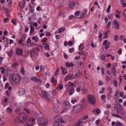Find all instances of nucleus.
Returning a JSON list of instances; mask_svg holds the SVG:
<instances>
[{"label": "nucleus", "instance_id": "c9c22d12", "mask_svg": "<svg viewBox=\"0 0 126 126\" xmlns=\"http://www.w3.org/2000/svg\"><path fill=\"white\" fill-rule=\"evenodd\" d=\"M26 39V35L25 34H23L22 35L21 39L23 41H25V39Z\"/></svg>", "mask_w": 126, "mask_h": 126}, {"label": "nucleus", "instance_id": "a878e982", "mask_svg": "<svg viewBox=\"0 0 126 126\" xmlns=\"http://www.w3.org/2000/svg\"><path fill=\"white\" fill-rule=\"evenodd\" d=\"M79 87L81 89H82L83 87H84V83L83 82H81L79 84Z\"/></svg>", "mask_w": 126, "mask_h": 126}, {"label": "nucleus", "instance_id": "f8f14e48", "mask_svg": "<svg viewBox=\"0 0 126 126\" xmlns=\"http://www.w3.org/2000/svg\"><path fill=\"white\" fill-rule=\"evenodd\" d=\"M113 24L114 26H115L116 29H120V24H119V22H118L117 20H115L113 21Z\"/></svg>", "mask_w": 126, "mask_h": 126}, {"label": "nucleus", "instance_id": "6ab92c4d", "mask_svg": "<svg viewBox=\"0 0 126 126\" xmlns=\"http://www.w3.org/2000/svg\"><path fill=\"white\" fill-rule=\"evenodd\" d=\"M61 68L62 69V73L64 75H65V74H66V73H67V71H66V68H63V66H61Z\"/></svg>", "mask_w": 126, "mask_h": 126}, {"label": "nucleus", "instance_id": "a18cd8bd", "mask_svg": "<svg viewBox=\"0 0 126 126\" xmlns=\"http://www.w3.org/2000/svg\"><path fill=\"white\" fill-rule=\"evenodd\" d=\"M112 116H113V117H115L116 118H118L119 119H122V117L120 116L119 115H116V114H112Z\"/></svg>", "mask_w": 126, "mask_h": 126}, {"label": "nucleus", "instance_id": "f3484780", "mask_svg": "<svg viewBox=\"0 0 126 126\" xmlns=\"http://www.w3.org/2000/svg\"><path fill=\"white\" fill-rule=\"evenodd\" d=\"M31 80H32V81H33V82H39V81H40L39 78L36 76L32 78Z\"/></svg>", "mask_w": 126, "mask_h": 126}, {"label": "nucleus", "instance_id": "a211bd4d", "mask_svg": "<svg viewBox=\"0 0 126 126\" xmlns=\"http://www.w3.org/2000/svg\"><path fill=\"white\" fill-rule=\"evenodd\" d=\"M65 66L66 67H72L73 66V63H68V62H66L65 63Z\"/></svg>", "mask_w": 126, "mask_h": 126}, {"label": "nucleus", "instance_id": "7c9ffc66", "mask_svg": "<svg viewBox=\"0 0 126 126\" xmlns=\"http://www.w3.org/2000/svg\"><path fill=\"white\" fill-rule=\"evenodd\" d=\"M44 49H45V50H48V51H50V47L49 46V44H45L44 45Z\"/></svg>", "mask_w": 126, "mask_h": 126}, {"label": "nucleus", "instance_id": "9b49d317", "mask_svg": "<svg viewBox=\"0 0 126 126\" xmlns=\"http://www.w3.org/2000/svg\"><path fill=\"white\" fill-rule=\"evenodd\" d=\"M19 94L20 96H23V95H24V94H25V89L23 88L20 89L19 90Z\"/></svg>", "mask_w": 126, "mask_h": 126}, {"label": "nucleus", "instance_id": "f03ea898", "mask_svg": "<svg viewBox=\"0 0 126 126\" xmlns=\"http://www.w3.org/2000/svg\"><path fill=\"white\" fill-rule=\"evenodd\" d=\"M18 120L20 123H24L27 121V115L25 113H21L18 116Z\"/></svg>", "mask_w": 126, "mask_h": 126}, {"label": "nucleus", "instance_id": "20e7f679", "mask_svg": "<svg viewBox=\"0 0 126 126\" xmlns=\"http://www.w3.org/2000/svg\"><path fill=\"white\" fill-rule=\"evenodd\" d=\"M88 100L90 104H92V105H95V98H94V96L93 95H88Z\"/></svg>", "mask_w": 126, "mask_h": 126}, {"label": "nucleus", "instance_id": "1a4fd4ad", "mask_svg": "<svg viewBox=\"0 0 126 126\" xmlns=\"http://www.w3.org/2000/svg\"><path fill=\"white\" fill-rule=\"evenodd\" d=\"M64 106L66 110H69L70 108H71V106H70V103L68 102L67 101H64Z\"/></svg>", "mask_w": 126, "mask_h": 126}, {"label": "nucleus", "instance_id": "69168bd1", "mask_svg": "<svg viewBox=\"0 0 126 126\" xmlns=\"http://www.w3.org/2000/svg\"><path fill=\"white\" fill-rule=\"evenodd\" d=\"M107 43H108V41L107 40H104L103 43V46H106V45H107Z\"/></svg>", "mask_w": 126, "mask_h": 126}, {"label": "nucleus", "instance_id": "7ed1b4c3", "mask_svg": "<svg viewBox=\"0 0 126 126\" xmlns=\"http://www.w3.org/2000/svg\"><path fill=\"white\" fill-rule=\"evenodd\" d=\"M12 79L14 82L18 83L21 80V76L19 74H15L12 76Z\"/></svg>", "mask_w": 126, "mask_h": 126}, {"label": "nucleus", "instance_id": "aec40b11", "mask_svg": "<svg viewBox=\"0 0 126 126\" xmlns=\"http://www.w3.org/2000/svg\"><path fill=\"white\" fill-rule=\"evenodd\" d=\"M32 40H33V41H34L35 43H37L38 41H39V37L37 36H34L32 37Z\"/></svg>", "mask_w": 126, "mask_h": 126}, {"label": "nucleus", "instance_id": "9d476101", "mask_svg": "<svg viewBox=\"0 0 126 126\" xmlns=\"http://www.w3.org/2000/svg\"><path fill=\"white\" fill-rule=\"evenodd\" d=\"M23 54V50L20 48L17 49L16 51V54L18 56H21Z\"/></svg>", "mask_w": 126, "mask_h": 126}, {"label": "nucleus", "instance_id": "c756f323", "mask_svg": "<svg viewBox=\"0 0 126 126\" xmlns=\"http://www.w3.org/2000/svg\"><path fill=\"white\" fill-rule=\"evenodd\" d=\"M84 49V46L82 44H80L79 47V50L80 51H82Z\"/></svg>", "mask_w": 126, "mask_h": 126}, {"label": "nucleus", "instance_id": "3c124183", "mask_svg": "<svg viewBox=\"0 0 126 126\" xmlns=\"http://www.w3.org/2000/svg\"><path fill=\"white\" fill-rule=\"evenodd\" d=\"M104 37L103 38L104 39H107V37H108V33L107 32H105L104 33Z\"/></svg>", "mask_w": 126, "mask_h": 126}, {"label": "nucleus", "instance_id": "052dcab7", "mask_svg": "<svg viewBox=\"0 0 126 126\" xmlns=\"http://www.w3.org/2000/svg\"><path fill=\"white\" fill-rule=\"evenodd\" d=\"M111 5H108V7L107 9V12H108V13H109V12L110 11V9H111Z\"/></svg>", "mask_w": 126, "mask_h": 126}, {"label": "nucleus", "instance_id": "8fccbe9b", "mask_svg": "<svg viewBox=\"0 0 126 126\" xmlns=\"http://www.w3.org/2000/svg\"><path fill=\"white\" fill-rule=\"evenodd\" d=\"M119 93H120V92H119V90H116L115 94V97H118Z\"/></svg>", "mask_w": 126, "mask_h": 126}, {"label": "nucleus", "instance_id": "49530a36", "mask_svg": "<svg viewBox=\"0 0 126 126\" xmlns=\"http://www.w3.org/2000/svg\"><path fill=\"white\" fill-rule=\"evenodd\" d=\"M58 89L59 88L60 89V90H62V89H63V84H61L60 85H59L57 88Z\"/></svg>", "mask_w": 126, "mask_h": 126}, {"label": "nucleus", "instance_id": "a19ab883", "mask_svg": "<svg viewBox=\"0 0 126 126\" xmlns=\"http://www.w3.org/2000/svg\"><path fill=\"white\" fill-rule=\"evenodd\" d=\"M6 111H7V113H11V112H12V109H11L10 107H7Z\"/></svg>", "mask_w": 126, "mask_h": 126}, {"label": "nucleus", "instance_id": "de8ad7c7", "mask_svg": "<svg viewBox=\"0 0 126 126\" xmlns=\"http://www.w3.org/2000/svg\"><path fill=\"white\" fill-rule=\"evenodd\" d=\"M100 59L101 61H103V62H104L105 60H106V57L104 55H101L100 56Z\"/></svg>", "mask_w": 126, "mask_h": 126}, {"label": "nucleus", "instance_id": "0e129e2a", "mask_svg": "<svg viewBox=\"0 0 126 126\" xmlns=\"http://www.w3.org/2000/svg\"><path fill=\"white\" fill-rule=\"evenodd\" d=\"M68 45L70 46L71 47V46H72V41H69L68 43Z\"/></svg>", "mask_w": 126, "mask_h": 126}, {"label": "nucleus", "instance_id": "393cba45", "mask_svg": "<svg viewBox=\"0 0 126 126\" xmlns=\"http://www.w3.org/2000/svg\"><path fill=\"white\" fill-rule=\"evenodd\" d=\"M75 15H77L78 17H76V18H80L79 17H80L81 16L80 15V11H77L75 12Z\"/></svg>", "mask_w": 126, "mask_h": 126}, {"label": "nucleus", "instance_id": "680f3d73", "mask_svg": "<svg viewBox=\"0 0 126 126\" xmlns=\"http://www.w3.org/2000/svg\"><path fill=\"white\" fill-rule=\"evenodd\" d=\"M55 37H56V39L57 40H60V38H61V35H56L55 36Z\"/></svg>", "mask_w": 126, "mask_h": 126}, {"label": "nucleus", "instance_id": "e433bc0d", "mask_svg": "<svg viewBox=\"0 0 126 126\" xmlns=\"http://www.w3.org/2000/svg\"><path fill=\"white\" fill-rule=\"evenodd\" d=\"M34 30H35V28H34L33 26H31L30 33L32 34V33L34 32Z\"/></svg>", "mask_w": 126, "mask_h": 126}, {"label": "nucleus", "instance_id": "5701e85b", "mask_svg": "<svg viewBox=\"0 0 126 126\" xmlns=\"http://www.w3.org/2000/svg\"><path fill=\"white\" fill-rule=\"evenodd\" d=\"M29 7L30 11H31V12H32V13H33L34 8L33 7V6H32V5H31V4H29Z\"/></svg>", "mask_w": 126, "mask_h": 126}, {"label": "nucleus", "instance_id": "412c9836", "mask_svg": "<svg viewBox=\"0 0 126 126\" xmlns=\"http://www.w3.org/2000/svg\"><path fill=\"white\" fill-rule=\"evenodd\" d=\"M80 75H81V72L79 71L76 73L75 77L73 78H78Z\"/></svg>", "mask_w": 126, "mask_h": 126}, {"label": "nucleus", "instance_id": "e2e57ef3", "mask_svg": "<svg viewBox=\"0 0 126 126\" xmlns=\"http://www.w3.org/2000/svg\"><path fill=\"white\" fill-rule=\"evenodd\" d=\"M115 17H116V18H120L121 15H120V14H115Z\"/></svg>", "mask_w": 126, "mask_h": 126}, {"label": "nucleus", "instance_id": "864d4df0", "mask_svg": "<svg viewBox=\"0 0 126 126\" xmlns=\"http://www.w3.org/2000/svg\"><path fill=\"white\" fill-rule=\"evenodd\" d=\"M52 34L49 32H46L45 33V36L47 37H50Z\"/></svg>", "mask_w": 126, "mask_h": 126}, {"label": "nucleus", "instance_id": "c85d7f7f", "mask_svg": "<svg viewBox=\"0 0 126 126\" xmlns=\"http://www.w3.org/2000/svg\"><path fill=\"white\" fill-rule=\"evenodd\" d=\"M74 93V89H71L70 91L69 92L68 94L70 95H72Z\"/></svg>", "mask_w": 126, "mask_h": 126}, {"label": "nucleus", "instance_id": "79ce46f5", "mask_svg": "<svg viewBox=\"0 0 126 126\" xmlns=\"http://www.w3.org/2000/svg\"><path fill=\"white\" fill-rule=\"evenodd\" d=\"M17 65H18V63H15L12 65V67H13V68H15Z\"/></svg>", "mask_w": 126, "mask_h": 126}, {"label": "nucleus", "instance_id": "37998d69", "mask_svg": "<svg viewBox=\"0 0 126 126\" xmlns=\"http://www.w3.org/2000/svg\"><path fill=\"white\" fill-rule=\"evenodd\" d=\"M88 118H89L88 115H85L83 117L82 120L84 121L85 120H87Z\"/></svg>", "mask_w": 126, "mask_h": 126}, {"label": "nucleus", "instance_id": "72a5a7b5", "mask_svg": "<svg viewBox=\"0 0 126 126\" xmlns=\"http://www.w3.org/2000/svg\"><path fill=\"white\" fill-rule=\"evenodd\" d=\"M71 102L72 104H75V103H76V98H75L74 97L72 98L71 100Z\"/></svg>", "mask_w": 126, "mask_h": 126}, {"label": "nucleus", "instance_id": "58836bf2", "mask_svg": "<svg viewBox=\"0 0 126 126\" xmlns=\"http://www.w3.org/2000/svg\"><path fill=\"white\" fill-rule=\"evenodd\" d=\"M113 85L114 86H115V87H118V81L114 80L113 81Z\"/></svg>", "mask_w": 126, "mask_h": 126}, {"label": "nucleus", "instance_id": "4c0bfd02", "mask_svg": "<svg viewBox=\"0 0 126 126\" xmlns=\"http://www.w3.org/2000/svg\"><path fill=\"white\" fill-rule=\"evenodd\" d=\"M119 110L117 108H114V110H113V112L114 114H119Z\"/></svg>", "mask_w": 126, "mask_h": 126}, {"label": "nucleus", "instance_id": "ddd939ff", "mask_svg": "<svg viewBox=\"0 0 126 126\" xmlns=\"http://www.w3.org/2000/svg\"><path fill=\"white\" fill-rule=\"evenodd\" d=\"M53 111L54 113H59L60 112V106L58 105L54 106Z\"/></svg>", "mask_w": 126, "mask_h": 126}, {"label": "nucleus", "instance_id": "4be33fe9", "mask_svg": "<svg viewBox=\"0 0 126 126\" xmlns=\"http://www.w3.org/2000/svg\"><path fill=\"white\" fill-rule=\"evenodd\" d=\"M83 120L82 119H80L78 122L77 123L76 125V126H81V124H82L83 123Z\"/></svg>", "mask_w": 126, "mask_h": 126}, {"label": "nucleus", "instance_id": "603ef678", "mask_svg": "<svg viewBox=\"0 0 126 126\" xmlns=\"http://www.w3.org/2000/svg\"><path fill=\"white\" fill-rule=\"evenodd\" d=\"M69 53H72L73 52H74V48H72L69 49Z\"/></svg>", "mask_w": 126, "mask_h": 126}, {"label": "nucleus", "instance_id": "dca6fc26", "mask_svg": "<svg viewBox=\"0 0 126 126\" xmlns=\"http://www.w3.org/2000/svg\"><path fill=\"white\" fill-rule=\"evenodd\" d=\"M78 54L79 56H82V55H84V57H87L88 56V53L86 51H82L80 52H79Z\"/></svg>", "mask_w": 126, "mask_h": 126}, {"label": "nucleus", "instance_id": "2f4dec72", "mask_svg": "<svg viewBox=\"0 0 126 126\" xmlns=\"http://www.w3.org/2000/svg\"><path fill=\"white\" fill-rule=\"evenodd\" d=\"M7 54H8V55L9 56V57H12V55H13V50H11V51L8 52Z\"/></svg>", "mask_w": 126, "mask_h": 126}, {"label": "nucleus", "instance_id": "2eb2a0df", "mask_svg": "<svg viewBox=\"0 0 126 126\" xmlns=\"http://www.w3.org/2000/svg\"><path fill=\"white\" fill-rule=\"evenodd\" d=\"M73 75L72 74H69L67 75L65 78V81H67V80H70V79H72L73 78Z\"/></svg>", "mask_w": 126, "mask_h": 126}, {"label": "nucleus", "instance_id": "09e8293b", "mask_svg": "<svg viewBox=\"0 0 126 126\" xmlns=\"http://www.w3.org/2000/svg\"><path fill=\"white\" fill-rule=\"evenodd\" d=\"M11 23H12V24H13V25H16V20H11Z\"/></svg>", "mask_w": 126, "mask_h": 126}, {"label": "nucleus", "instance_id": "b1692460", "mask_svg": "<svg viewBox=\"0 0 126 126\" xmlns=\"http://www.w3.org/2000/svg\"><path fill=\"white\" fill-rule=\"evenodd\" d=\"M87 12V10H85V12H84L82 14H81V16L79 17V18H84L85 15H86V13Z\"/></svg>", "mask_w": 126, "mask_h": 126}, {"label": "nucleus", "instance_id": "f704fd0d", "mask_svg": "<svg viewBox=\"0 0 126 126\" xmlns=\"http://www.w3.org/2000/svg\"><path fill=\"white\" fill-rule=\"evenodd\" d=\"M24 3L23 4H20V5H19V6H20L21 9H23V8H24V5L25 4V0H24Z\"/></svg>", "mask_w": 126, "mask_h": 126}, {"label": "nucleus", "instance_id": "bb28decb", "mask_svg": "<svg viewBox=\"0 0 126 126\" xmlns=\"http://www.w3.org/2000/svg\"><path fill=\"white\" fill-rule=\"evenodd\" d=\"M111 71L112 73H113V76H116V72H117V71L115 69V66L112 68Z\"/></svg>", "mask_w": 126, "mask_h": 126}, {"label": "nucleus", "instance_id": "473e14b6", "mask_svg": "<svg viewBox=\"0 0 126 126\" xmlns=\"http://www.w3.org/2000/svg\"><path fill=\"white\" fill-rule=\"evenodd\" d=\"M58 30L59 32L62 33V32H64L65 29H64V28H61Z\"/></svg>", "mask_w": 126, "mask_h": 126}, {"label": "nucleus", "instance_id": "4468645a", "mask_svg": "<svg viewBox=\"0 0 126 126\" xmlns=\"http://www.w3.org/2000/svg\"><path fill=\"white\" fill-rule=\"evenodd\" d=\"M76 5H78V2L72 1L69 4L70 7H71L72 8H73V7H74V6H76Z\"/></svg>", "mask_w": 126, "mask_h": 126}, {"label": "nucleus", "instance_id": "13d9d810", "mask_svg": "<svg viewBox=\"0 0 126 126\" xmlns=\"http://www.w3.org/2000/svg\"><path fill=\"white\" fill-rule=\"evenodd\" d=\"M107 23V25H106V28H109V26H110L111 25V24L112 23V22H111V21H109Z\"/></svg>", "mask_w": 126, "mask_h": 126}, {"label": "nucleus", "instance_id": "bf43d9fd", "mask_svg": "<svg viewBox=\"0 0 126 126\" xmlns=\"http://www.w3.org/2000/svg\"><path fill=\"white\" fill-rule=\"evenodd\" d=\"M24 110L28 113L30 114V110L27 108H24Z\"/></svg>", "mask_w": 126, "mask_h": 126}, {"label": "nucleus", "instance_id": "c03bdc74", "mask_svg": "<svg viewBox=\"0 0 126 126\" xmlns=\"http://www.w3.org/2000/svg\"><path fill=\"white\" fill-rule=\"evenodd\" d=\"M52 95H53V96H57V92L56 90H53L52 92Z\"/></svg>", "mask_w": 126, "mask_h": 126}, {"label": "nucleus", "instance_id": "6e6552de", "mask_svg": "<svg viewBox=\"0 0 126 126\" xmlns=\"http://www.w3.org/2000/svg\"><path fill=\"white\" fill-rule=\"evenodd\" d=\"M39 122L40 125H46L47 123H48V121L45 120V119H44L43 118H40L39 120Z\"/></svg>", "mask_w": 126, "mask_h": 126}, {"label": "nucleus", "instance_id": "774afa93", "mask_svg": "<svg viewBox=\"0 0 126 126\" xmlns=\"http://www.w3.org/2000/svg\"><path fill=\"white\" fill-rule=\"evenodd\" d=\"M95 124L96 125V126H99V125H100V120L96 121Z\"/></svg>", "mask_w": 126, "mask_h": 126}, {"label": "nucleus", "instance_id": "423d86ee", "mask_svg": "<svg viewBox=\"0 0 126 126\" xmlns=\"http://www.w3.org/2000/svg\"><path fill=\"white\" fill-rule=\"evenodd\" d=\"M61 123H62V124H64V121H63V119H60L58 121H56L54 126H62V124H61Z\"/></svg>", "mask_w": 126, "mask_h": 126}, {"label": "nucleus", "instance_id": "5fc2aeb1", "mask_svg": "<svg viewBox=\"0 0 126 126\" xmlns=\"http://www.w3.org/2000/svg\"><path fill=\"white\" fill-rule=\"evenodd\" d=\"M119 85L121 84V83H122V81H123V77H122L121 76H119Z\"/></svg>", "mask_w": 126, "mask_h": 126}, {"label": "nucleus", "instance_id": "ea45409f", "mask_svg": "<svg viewBox=\"0 0 126 126\" xmlns=\"http://www.w3.org/2000/svg\"><path fill=\"white\" fill-rule=\"evenodd\" d=\"M114 39L115 41H116V42H118V41L119 40V36L117 35H115Z\"/></svg>", "mask_w": 126, "mask_h": 126}, {"label": "nucleus", "instance_id": "cd10ccee", "mask_svg": "<svg viewBox=\"0 0 126 126\" xmlns=\"http://www.w3.org/2000/svg\"><path fill=\"white\" fill-rule=\"evenodd\" d=\"M119 113H120L122 116H126V112H125V111H124V110L122 109L119 110Z\"/></svg>", "mask_w": 126, "mask_h": 126}, {"label": "nucleus", "instance_id": "4d7b16f0", "mask_svg": "<svg viewBox=\"0 0 126 126\" xmlns=\"http://www.w3.org/2000/svg\"><path fill=\"white\" fill-rule=\"evenodd\" d=\"M116 126H123V125H122L121 122H117L116 123Z\"/></svg>", "mask_w": 126, "mask_h": 126}, {"label": "nucleus", "instance_id": "39448f33", "mask_svg": "<svg viewBox=\"0 0 126 126\" xmlns=\"http://www.w3.org/2000/svg\"><path fill=\"white\" fill-rule=\"evenodd\" d=\"M39 48L36 47L34 48L32 51H31L30 54L32 57H35V56H37V53L38 52H39Z\"/></svg>", "mask_w": 126, "mask_h": 126}, {"label": "nucleus", "instance_id": "f257e3e1", "mask_svg": "<svg viewBox=\"0 0 126 126\" xmlns=\"http://www.w3.org/2000/svg\"><path fill=\"white\" fill-rule=\"evenodd\" d=\"M40 95L44 100L47 102H50V101L52 100V97H51L50 94H48V92L46 91H41Z\"/></svg>", "mask_w": 126, "mask_h": 126}, {"label": "nucleus", "instance_id": "6e6d98bb", "mask_svg": "<svg viewBox=\"0 0 126 126\" xmlns=\"http://www.w3.org/2000/svg\"><path fill=\"white\" fill-rule=\"evenodd\" d=\"M44 69V66H42V65H40V72H42V71H43Z\"/></svg>", "mask_w": 126, "mask_h": 126}, {"label": "nucleus", "instance_id": "338daca9", "mask_svg": "<svg viewBox=\"0 0 126 126\" xmlns=\"http://www.w3.org/2000/svg\"><path fill=\"white\" fill-rule=\"evenodd\" d=\"M68 86H74V84L71 83V82L68 83Z\"/></svg>", "mask_w": 126, "mask_h": 126}, {"label": "nucleus", "instance_id": "0eeeda50", "mask_svg": "<svg viewBox=\"0 0 126 126\" xmlns=\"http://www.w3.org/2000/svg\"><path fill=\"white\" fill-rule=\"evenodd\" d=\"M34 123H35V119H32L29 120L28 123H27V126H33L34 125Z\"/></svg>", "mask_w": 126, "mask_h": 126}]
</instances>
